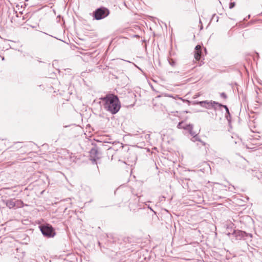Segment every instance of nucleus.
Masks as SVG:
<instances>
[{"label":"nucleus","mask_w":262,"mask_h":262,"mask_svg":"<svg viewBox=\"0 0 262 262\" xmlns=\"http://www.w3.org/2000/svg\"><path fill=\"white\" fill-rule=\"evenodd\" d=\"M101 99L104 102V108L112 114H116L120 110L121 105L117 96L108 94Z\"/></svg>","instance_id":"nucleus-1"},{"label":"nucleus","mask_w":262,"mask_h":262,"mask_svg":"<svg viewBox=\"0 0 262 262\" xmlns=\"http://www.w3.org/2000/svg\"><path fill=\"white\" fill-rule=\"evenodd\" d=\"M109 14L110 11L108 9L101 7L94 11L93 16L95 19L100 20L107 16Z\"/></svg>","instance_id":"nucleus-2"},{"label":"nucleus","mask_w":262,"mask_h":262,"mask_svg":"<svg viewBox=\"0 0 262 262\" xmlns=\"http://www.w3.org/2000/svg\"><path fill=\"white\" fill-rule=\"evenodd\" d=\"M42 234L47 237H53L55 235V232L49 224L42 225L39 226Z\"/></svg>","instance_id":"nucleus-3"},{"label":"nucleus","mask_w":262,"mask_h":262,"mask_svg":"<svg viewBox=\"0 0 262 262\" xmlns=\"http://www.w3.org/2000/svg\"><path fill=\"white\" fill-rule=\"evenodd\" d=\"M196 104H199L202 107H204L207 109L213 108L216 110L217 107H221L223 104L219 103L214 101H202L196 102Z\"/></svg>","instance_id":"nucleus-4"},{"label":"nucleus","mask_w":262,"mask_h":262,"mask_svg":"<svg viewBox=\"0 0 262 262\" xmlns=\"http://www.w3.org/2000/svg\"><path fill=\"white\" fill-rule=\"evenodd\" d=\"M232 234L234 236L236 240H241L248 236V233L242 230H234Z\"/></svg>","instance_id":"nucleus-5"},{"label":"nucleus","mask_w":262,"mask_h":262,"mask_svg":"<svg viewBox=\"0 0 262 262\" xmlns=\"http://www.w3.org/2000/svg\"><path fill=\"white\" fill-rule=\"evenodd\" d=\"M90 154L91 160L95 162H96V160L99 158L98 156V151L96 148H92Z\"/></svg>","instance_id":"nucleus-6"},{"label":"nucleus","mask_w":262,"mask_h":262,"mask_svg":"<svg viewBox=\"0 0 262 262\" xmlns=\"http://www.w3.org/2000/svg\"><path fill=\"white\" fill-rule=\"evenodd\" d=\"M23 202L19 200H15V199H10L6 201V206L9 208H12L16 205V203H22Z\"/></svg>","instance_id":"nucleus-7"},{"label":"nucleus","mask_w":262,"mask_h":262,"mask_svg":"<svg viewBox=\"0 0 262 262\" xmlns=\"http://www.w3.org/2000/svg\"><path fill=\"white\" fill-rule=\"evenodd\" d=\"M183 123V122H180L179 123V124L177 125V127L178 128H184L185 129L189 130L190 132V134L192 135H193L194 134L192 133V125L191 124H188L186 125L185 126H182V124Z\"/></svg>","instance_id":"nucleus-8"},{"label":"nucleus","mask_w":262,"mask_h":262,"mask_svg":"<svg viewBox=\"0 0 262 262\" xmlns=\"http://www.w3.org/2000/svg\"><path fill=\"white\" fill-rule=\"evenodd\" d=\"M221 107L225 108L226 112V117L227 119L228 120V121H230V119L231 118V115L230 114L229 110L227 106L223 104V106H222Z\"/></svg>","instance_id":"nucleus-9"},{"label":"nucleus","mask_w":262,"mask_h":262,"mask_svg":"<svg viewBox=\"0 0 262 262\" xmlns=\"http://www.w3.org/2000/svg\"><path fill=\"white\" fill-rule=\"evenodd\" d=\"M191 140L193 142H195V141H199L201 142L203 145H205V143L203 141H202L199 138V137L197 135H194L193 138L191 139Z\"/></svg>","instance_id":"nucleus-10"},{"label":"nucleus","mask_w":262,"mask_h":262,"mask_svg":"<svg viewBox=\"0 0 262 262\" xmlns=\"http://www.w3.org/2000/svg\"><path fill=\"white\" fill-rule=\"evenodd\" d=\"M201 52H195L194 54V58L196 60H199L201 56Z\"/></svg>","instance_id":"nucleus-11"},{"label":"nucleus","mask_w":262,"mask_h":262,"mask_svg":"<svg viewBox=\"0 0 262 262\" xmlns=\"http://www.w3.org/2000/svg\"><path fill=\"white\" fill-rule=\"evenodd\" d=\"M195 50L196 51L195 52H201V46L197 45L195 48Z\"/></svg>","instance_id":"nucleus-12"},{"label":"nucleus","mask_w":262,"mask_h":262,"mask_svg":"<svg viewBox=\"0 0 262 262\" xmlns=\"http://www.w3.org/2000/svg\"><path fill=\"white\" fill-rule=\"evenodd\" d=\"M235 5V3L234 2H231L229 4V8L232 9L234 7Z\"/></svg>","instance_id":"nucleus-13"},{"label":"nucleus","mask_w":262,"mask_h":262,"mask_svg":"<svg viewBox=\"0 0 262 262\" xmlns=\"http://www.w3.org/2000/svg\"><path fill=\"white\" fill-rule=\"evenodd\" d=\"M169 63L172 67L174 66L176 64L175 61L173 60H169Z\"/></svg>","instance_id":"nucleus-14"},{"label":"nucleus","mask_w":262,"mask_h":262,"mask_svg":"<svg viewBox=\"0 0 262 262\" xmlns=\"http://www.w3.org/2000/svg\"><path fill=\"white\" fill-rule=\"evenodd\" d=\"M221 97L224 99H226L227 98V95L225 93H222L220 95Z\"/></svg>","instance_id":"nucleus-15"},{"label":"nucleus","mask_w":262,"mask_h":262,"mask_svg":"<svg viewBox=\"0 0 262 262\" xmlns=\"http://www.w3.org/2000/svg\"><path fill=\"white\" fill-rule=\"evenodd\" d=\"M71 198H68V199H66L65 200H64L65 201H71Z\"/></svg>","instance_id":"nucleus-16"},{"label":"nucleus","mask_w":262,"mask_h":262,"mask_svg":"<svg viewBox=\"0 0 262 262\" xmlns=\"http://www.w3.org/2000/svg\"><path fill=\"white\" fill-rule=\"evenodd\" d=\"M248 236H249L251 237H252V235L251 234H250V233H248Z\"/></svg>","instance_id":"nucleus-17"},{"label":"nucleus","mask_w":262,"mask_h":262,"mask_svg":"<svg viewBox=\"0 0 262 262\" xmlns=\"http://www.w3.org/2000/svg\"><path fill=\"white\" fill-rule=\"evenodd\" d=\"M215 16V14H214L212 15V19H213Z\"/></svg>","instance_id":"nucleus-18"},{"label":"nucleus","mask_w":262,"mask_h":262,"mask_svg":"<svg viewBox=\"0 0 262 262\" xmlns=\"http://www.w3.org/2000/svg\"><path fill=\"white\" fill-rule=\"evenodd\" d=\"M205 164L207 166V167H209V165H208V164H207L206 163H205Z\"/></svg>","instance_id":"nucleus-19"},{"label":"nucleus","mask_w":262,"mask_h":262,"mask_svg":"<svg viewBox=\"0 0 262 262\" xmlns=\"http://www.w3.org/2000/svg\"><path fill=\"white\" fill-rule=\"evenodd\" d=\"M215 19H216V21H217L218 19H219V17L217 16H216V18H215Z\"/></svg>","instance_id":"nucleus-20"},{"label":"nucleus","mask_w":262,"mask_h":262,"mask_svg":"<svg viewBox=\"0 0 262 262\" xmlns=\"http://www.w3.org/2000/svg\"><path fill=\"white\" fill-rule=\"evenodd\" d=\"M215 19H216V21H217L218 19H219V17L217 16H216V18H215Z\"/></svg>","instance_id":"nucleus-21"},{"label":"nucleus","mask_w":262,"mask_h":262,"mask_svg":"<svg viewBox=\"0 0 262 262\" xmlns=\"http://www.w3.org/2000/svg\"><path fill=\"white\" fill-rule=\"evenodd\" d=\"M2 60H4V57H3L2 58Z\"/></svg>","instance_id":"nucleus-22"}]
</instances>
